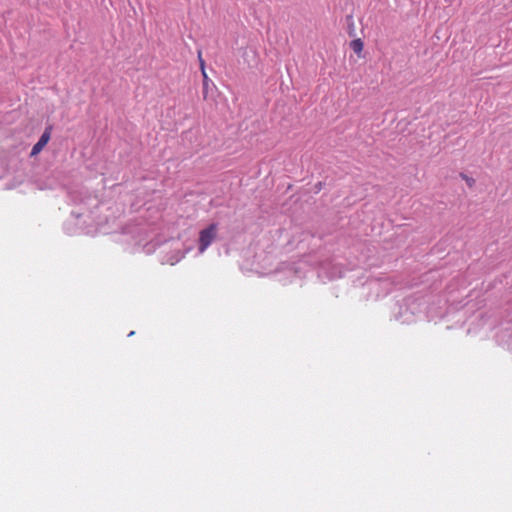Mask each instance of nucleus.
I'll return each mask as SVG.
<instances>
[{"instance_id":"obj_1","label":"nucleus","mask_w":512,"mask_h":512,"mask_svg":"<svg viewBox=\"0 0 512 512\" xmlns=\"http://www.w3.org/2000/svg\"><path fill=\"white\" fill-rule=\"evenodd\" d=\"M217 236V224L212 223L199 233V253H203Z\"/></svg>"},{"instance_id":"obj_2","label":"nucleus","mask_w":512,"mask_h":512,"mask_svg":"<svg viewBox=\"0 0 512 512\" xmlns=\"http://www.w3.org/2000/svg\"><path fill=\"white\" fill-rule=\"evenodd\" d=\"M50 130L51 128H46L43 134L40 136L38 142L32 147L31 155L38 154L44 146L48 143L50 139Z\"/></svg>"},{"instance_id":"obj_3","label":"nucleus","mask_w":512,"mask_h":512,"mask_svg":"<svg viewBox=\"0 0 512 512\" xmlns=\"http://www.w3.org/2000/svg\"><path fill=\"white\" fill-rule=\"evenodd\" d=\"M350 46L355 53L359 54L362 52L364 45L361 39H355L351 42Z\"/></svg>"},{"instance_id":"obj_4","label":"nucleus","mask_w":512,"mask_h":512,"mask_svg":"<svg viewBox=\"0 0 512 512\" xmlns=\"http://www.w3.org/2000/svg\"><path fill=\"white\" fill-rule=\"evenodd\" d=\"M202 76H203V95H204V98H207L210 79L208 78L207 73L202 74Z\"/></svg>"},{"instance_id":"obj_5","label":"nucleus","mask_w":512,"mask_h":512,"mask_svg":"<svg viewBox=\"0 0 512 512\" xmlns=\"http://www.w3.org/2000/svg\"><path fill=\"white\" fill-rule=\"evenodd\" d=\"M461 177H462V179L465 180V182L467 183V185L469 187H473L474 186L475 180L472 177H469V176H467L466 174H463V173H461Z\"/></svg>"},{"instance_id":"obj_6","label":"nucleus","mask_w":512,"mask_h":512,"mask_svg":"<svg viewBox=\"0 0 512 512\" xmlns=\"http://www.w3.org/2000/svg\"><path fill=\"white\" fill-rule=\"evenodd\" d=\"M198 59H199V64H200V69H201V73L204 74L206 73V70H205V61L203 60L202 58V52L201 51H198Z\"/></svg>"},{"instance_id":"obj_7","label":"nucleus","mask_w":512,"mask_h":512,"mask_svg":"<svg viewBox=\"0 0 512 512\" xmlns=\"http://www.w3.org/2000/svg\"><path fill=\"white\" fill-rule=\"evenodd\" d=\"M70 198H71V199H72V201H74V202H77V201H78L77 197L75 196V192H71V193H70Z\"/></svg>"},{"instance_id":"obj_8","label":"nucleus","mask_w":512,"mask_h":512,"mask_svg":"<svg viewBox=\"0 0 512 512\" xmlns=\"http://www.w3.org/2000/svg\"><path fill=\"white\" fill-rule=\"evenodd\" d=\"M347 20H349V21H351V22H352V21H353V17H352V15H348V16H347Z\"/></svg>"},{"instance_id":"obj_9","label":"nucleus","mask_w":512,"mask_h":512,"mask_svg":"<svg viewBox=\"0 0 512 512\" xmlns=\"http://www.w3.org/2000/svg\"><path fill=\"white\" fill-rule=\"evenodd\" d=\"M134 333H135L134 331H131V332L128 334V336H129V337H131V336H133V335H134Z\"/></svg>"}]
</instances>
